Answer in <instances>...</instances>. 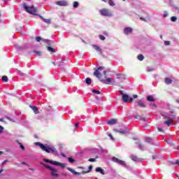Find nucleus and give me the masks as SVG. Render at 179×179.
<instances>
[{
  "instance_id": "21",
  "label": "nucleus",
  "mask_w": 179,
  "mask_h": 179,
  "mask_svg": "<svg viewBox=\"0 0 179 179\" xmlns=\"http://www.w3.org/2000/svg\"><path fill=\"white\" fill-rule=\"evenodd\" d=\"M59 66H60L61 69H62V71H64V69H65V68L64 66H65V64L64 63V60H61L59 64H58Z\"/></svg>"
},
{
  "instance_id": "36",
  "label": "nucleus",
  "mask_w": 179,
  "mask_h": 179,
  "mask_svg": "<svg viewBox=\"0 0 179 179\" xmlns=\"http://www.w3.org/2000/svg\"><path fill=\"white\" fill-rule=\"evenodd\" d=\"M171 22H176L177 20V17L173 16L171 17Z\"/></svg>"
},
{
  "instance_id": "28",
  "label": "nucleus",
  "mask_w": 179,
  "mask_h": 179,
  "mask_svg": "<svg viewBox=\"0 0 179 179\" xmlns=\"http://www.w3.org/2000/svg\"><path fill=\"white\" fill-rule=\"evenodd\" d=\"M34 52H35V54H36V55H38V57L43 55V52L38 50H34Z\"/></svg>"
},
{
  "instance_id": "13",
  "label": "nucleus",
  "mask_w": 179,
  "mask_h": 179,
  "mask_svg": "<svg viewBox=\"0 0 179 179\" xmlns=\"http://www.w3.org/2000/svg\"><path fill=\"white\" fill-rule=\"evenodd\" d=\"M92 48H94V50H95V51H96V52L100 54V55H101V54H103V51L101 50V48L99 47V45H92Z\"/></svg>"
},
{
  "instance_id": "53",
  "label": "nucleus",
  "mask_w": 179,
  "mask_h": 179,
  "mask_svg": "<svg viewBox=\"0 0 179 179\" xmlns=\"http://www.w3.org/2000/svg\"><path fill=\"white\" fill-rule=\"evenodd\" d=\"M120 94H121V96H124V94H124V92L120 91Z\"/></svg>"
},
{
  "instance_id": "59",
  "label": "nucleus",
  "mask_w": 179,
  "mask_h": 179,
  "mask_svg": "<svg viewBox=\"0 0 179 179\" xmlns=\"http://www.w3.org/2000/svg\"><path fill=\"white\" fill-rule=\"evenodd\" d=\"M89 169H90V170H92V169H93V166H89Z\"/></svg>"
},
{
  "instance_id": "11",
  "label": "nucleus",
  "mask_w": 179,
  "mask_h": 179,
  "mask_svg": "<svg viewBox=\"0 0 179 179\" xmlns=\"http://www.w3.org/2000/svg\"><path fill=\"white\" fill-rule=\"evenodd\" d=\"M55 5L57 6H68V1L66 0L57 1L55 2Z\"/></svg>"
},
{
  "instance_id": "37",
  "label": "nucleus",
  "mask_w": 179,
  "mask_h": 179,
  "mask_svg": "<svg viewBox=\"0 0 179 179\" xmlns=\"http://www.w3.org/2000/svg\"><path fill=\"white\" fill-rule=\"evenodd\" d=\"M170 44H171V42H170V41H164V45H170Z\"/></svg>"
},
{
  "instance_id": "61",
  "label": "nucleus",
  "mask_w": 179,
  "mask_h": 179,
  "mask_svg": "<svg viewBox=\"0 0 179 179\" xmlns=\"http://www.w3.org/2000/svg\"><path fill=\"white\" fill-rule=\"evenodd\" d=\"M86 173H87V172H86V171H83V174H86Z\"/></svg>"
},
{
  "instance_id": "42",
  "label": "nucleus",
  "mask_w": 179,
  "mask_h": 179,
  "mask_svg": "<svg viewBox=\"0 0 179 179\" xmlns=\"http://www.w3.org/2000/svg\"><path fill=\"white\" fill-rule=\"evenodd\" d=\"M15 47L16 50H22V47H20L19 45H15Z\"/></svg>"
},
{
  "instance_id": "51",
  "label": "nucleus",
  "mask_w": 179,
  "mask_h": 179,
  "mask_svg": "<svg viewBox=\"0 0 179 179\" xmlns=\"http://www.w3.org/2000/svg\"><path fill=\"white\" fill-rule=\"evenodd\" d=\"M174 164H177L178 166H179V160H176Z\"/></svg>"
},
{
  "instance_id": "64",
  "label": "nucleus",
  "mask_w": 179,
  "mask_h": 179,
  "mask_svg": "<svg viewBox=\"0 0 179 179\" xmlns=\"http://www.w3.org/2000/svg\"><path fill=\"white\" fill-rule=\"evenodd\" d=\"M54 65H55V62H53Z\"/></svg>"
},
{
  "instance_id": "54",
  "label": "nucleus",
  "mask_w": 179,
  "mask_h": 179,
  "mask_svg": "<svg viewBox=\"0 0 179 179\" xmlns=\"http://www.w3.org/2000/svg\"><path fill=\"white\" fill-rule=\"evenodd\" d=\"M150 106H152V107H156V105L155 103H151Z\"/></svg>"
},
{
  "instance_id": "6",
  "label": "nucleus",
  "mask_w": 179,
  "mask_h": 179,
  "mask_svg": "<svg viewBox=\"0 0 179 179\" xmlns=\"http://www.w3.org/2000/svg\"><path fill=\"white\" fill-rule=\"evenodd\" d=\"M43 162H45V163H49L50 164H52L53 166H57L58 167H61L62 169H65L66 167V164L61 163L57 161H52L48 159H44Z\"/></svg>"
},
{
  "instance_id": "14",
  "label": "nucleus",
  "mask_w": 179,
  "mask_h": 179,
  "mask_svg": "<svg viewBox=\"0 0 179 179\" xmlns=\"http://www.w3.org/2000/svg\"><path fill=\"white\" fill-rule=\"evenodd\" d=\"M165 118L166 120H169V121L171 122L177 121V117H176V115H166Z\"/></svg>"
},
{
  "instance_id": "8",
  "label": "nucleus",
  "mask_w": 179,
  "mask_h": 179,
  "mask_svg": "<svg viewBox=\"0 0 179 179\" xmlns=\"http://www.w3.org/2000/svg\"><path fill=\"white\" fill-rule=\"evenodd\" d=\"M112 162H114V163H117V164H120V166H122L123 167L127 166V164L124 161H122L117 157H113Z\"/></svg>"
},
{
  "instance_id": "33",
  "label": "nucleus",
  "mask_w": 179,
  "mask_h": 179,
  "mask_svg": "<svg viewBox=\"0 0 179 179\" xmlns=\"http://www.w3.org/2000/svg\"><path fill=\"white\" fill-rule=\"evenodd\" d=\"M3 82H8V76H4L2 77Z\"/></svg>"
},
{
  "instance_id": "58",
  "label": "nucleus",
  "mask_w": 179,
  "mask_h": 179,
  "mask_svg": "<svg viewBox=\"0 0 179 179\" xmlns=\"http://www.w3.org/2000/svg\"><path fill=\"white\" fill-rule=\"evenodd\" d=\"M15 142H16L18 145H19V143H22L19 142V140L15 141Z\"/></svg>"
},
{
  "instance_id": "2",
  "label": "nucleus",
  "mask_w": 179,
  "mask_h": 179,
  "mask_svg": "<svg viewBox=\"0 0 179 179\" xmlns=\"http://www.w3.org/2000/svg\"><path fill=\"white\" fill-rule=\"evenodd\" d=\"M41 164L43 165V167H45V169L49 170L50 174L53 178H57V177H59V174H58L57 169H56L54 166H51L48 165V164H45L43 162H41Z\"/></svg>"
},
{
  "instance_id": "34",
  "label": "nucleus",
  "mask_w": 179,
  "mask_h": 179,
  "mask_svg": "<svg viewBox=\"0 0 179 179\" xmlns=\"http://www.w3.org/2000/svg\"><path fill=\"white\" fill-rule=\"evenodd\" d=\"M100 40H101L102 41H104V40H106V36H103V35H99V36Z\"/></svg>"
},
{
  "instance_id": "15",
  "label": "nucleus",
  "mask_w": 179,
  "mask_h": 179,
  "mask_svg": "<svg viewBox=\"0 0 179 179\" xmlns=\"http://www.w3.org/2000/svg\"><path fill=\"white\" fill-rule=\"evenodd\" d=\"M136 103H137L138 106H139V107H142L143 108H146V105H145V103H143V101H142V100H138V101H136Z\"/></svg>"
},
{
  "instance_id": "25",
  "label": "nucleus",
  "mask_w": 179,
  "mask_h": 179,
  "mask_svg": "<svg viewBox=\"0 0 179 179\" xmlns=\"http://www.w3.org/2000/svg\"><path fill=\"white\" fill-rule=\"evenodd\" d=\"M131 159L133 162H138L139 160V159L135 155H131Z\"/></svg>"
},
{
  "instance_id": "49",
  "label": "nucleus",
  "mask_w": 179,
  "mask_h": 179,
  "mask_svg": "<svg viewBox=\"0 0 179 179\" xmlns=\"http://www.w3.org/2000/svg\"><path fill=\"white\" fill-rule=\"evenodd\" d=\"M139 149H141V150H143V146L142 145V144H139Z\"/></svg>"
},
{
  "instance_id": "62",
  "label": "nucleus",
  "mask_w": 179,
  "mask_h": 179,
  "mask_svg": "<svg viewBox=\"0 0 179 179\" xmlns=\"http://www.w3.org/2000/svg\"><path fill=\"white\" fill-rule=\"evenodd\" d=\"M22 164H26V162H22Z\"/></svg>"
},
{
  "instance_id": "43",
  "label": "nucleus",
  "mask_w": 179,
  "mask_h": 179,
  "mask_svg": "<svg viewBox=\"0 0 179 179\" xmlns=\"http://www.w3.org/2000/svg\"><path fill=\"white\" fill-rule=\"evenodd\" d=\"M20 145V148L22 149V150H24L25 148L24 147V145L22 143H19Z\"/></svg>"
},
{
  "instance_id": "46",
  "label": "nucleus",
  "mask_w": 179,
  "mask_h": 179,
  "mask_svg": "<svg viewBox=\"0 0 179 179\" xmlns=\"http://www.w3.org/2000/svg\"><path fill=\"white\" fill-rule=\"evenodd\" d=\"M145 141H146V142L150 143V142H152V138L148 137V138H146Z\"/></svg>"
},
{
  "instance_id": "17",
  "label": "nucleus",
  "mask_w": 179,
  "mask_h": 179,
  "mask_svg": "<svg viewBox=\"0 0 179 179\" xmlns=\"http://www.w3.org/2000/svg\"><path fill=\"white\" fill-rule=\"evenodd\" d=\"M96 173H101V174H102L103 176H104V174H106V171H104V169H103L100 167H97L96 169Z\"/></svg>"
},
{
  "instance_id": "1",
  "label": "nucleus",
  "mask_w": 179,
  "mask_h": 179,
  "mask_svg": "<svg viewBox=\"0 0 179 179\" xmlns=\"http://www.w3.org/2000/svg\"><path fill=\"white\" fill-rule=\"evenodd\" d=\"M34 145H36V146H39L41 150H43V152H46V153H52L53 155H57L58 152L57 150V148H55V147H54V145H48V144L44 145L40 142H36Z\"/></svg>"
},
{
  "instance_id": "57",
  "label": "nucleus",
  "mask_w": 179,
  "mask_h": 179,
  "mask_svg": "<svg viewBox=\"0 0 179 179\" xmlns=\"http://www.w3.org/2000/svg\"><path fill=\"white\" fill-rule=\"evenodd\" d=\"M75 127H76V128H77V127H79V123H76Z\"/></svg>"
},
{
  "instance_id": "30",
  "label": "nucleus",
  "mask_w": 179,
  "mask_h": 179,
  "mask_svg": "<svg viewBox=\"0 0 179 179\" xmlns=\"http://www.w3.org/2000/svg\"><path fill=\"white\" fill-rule=\"evenodd\" d=\"M73 8H78V6H79V2H78V1H74V2H73Z\"/></svg>"
},
{
  "instance_id": "10",
  "label": "nucleus",
  "mask_w": 179,
  "mask_h": 179,
  "mask_svg": "<svg viewBox=\"0 0 179 179\" xmlns=\"http://www.w3.org/2000/svg\"><path fill=\"white\" fill-rule=\"evenodd\" d=\"M132 31H134V29L132 27H125L123 29V33L125 34V36H129V34H132Z\"/></svg>"
},
{
  "instance_id": "35",
  "label": "nucleus",
  "mask_w": 179,
  "mask_h": 179,
  "mask_svg": "<svg viewBox=\"0 0 179 179\" xmlns=\"http://www.w3.org/2000/svg\"><path fill=\"white\" fill-rule=\"evenodd\" d=\"M43 22L48 23V24H50V23H51V20L50 19H43Z\"/></svg>"
},
{
  "instance_id": "31",
  "label": "nucleus",
  "mask_w": 179,
  "mask_h": 179,
  "mask_svg": "<svg viewBox=\"0 0 179 179\" xmlns=\"http://www.w3.org/2000/svg\"><path fill=\"white\" fill-rule=\"evenodd\" d=\"M144 58H145V57H144L143 55H140L138 56V59L139 61H143Z\"/></svg>"
},
{
  "instance_id": "40",
  "label": "nucleus",
  "mask_w": 179,
  "mask_h": 179,
  "mask_svg": "<svg viewBox=\"0 0 179 179\" xmlns=\"http://www.w3.org/2000/svg\"><path fill=\"white\" fill-rule=\"evenodd\" d=\"M69 162L70 163H74V162H75V159H72L71 157H69Z\"/></svg>"
},
{
  "instance_id": "3",
  "label": "nucleus",
  "mask_w": 179,
  "mask_h": 179,
  "mask_svg": "<svg viewBox=\"0 0 179 179\" xmlns=\"http://www.w3.org/2000/svg\"><path fill=\"white\" fill-rule=\"evenodd\" d=\"M23 8L24 10L27 12V13L37 15V13L38 12V8L37 7H34V6H28L27 3H24L23 4Z\"/></svg>"
},
{
  "instance_id": "9",
  "label": "nucleus",
  "mask_w": 179,
  "mask_h": 179,
  "mask_svg": "<svg viewBox=\"0 0 179 179\" xmlns=\"http://www.w3.org/2000/svg\"><path fill=\"white\" fill-rule=\"evenodd\" d=\"M122 101L124 103H132V101H134V99L131 96H129V95L125 94L122 96Z\"/></svg>"
},
{
  "instance_id": "23",
  "label": "nucleus",
  "mask_w": 179,
  "mask_h": 179,
  "mask_svg": "<svg viewBox=\"0 0 179 179\" xmlns=\"http://www.w3.org/2000/svg\"><path fill=\"white\" fill-rule=\"evenodd\" d=\"M172 83H173V80H171V78H165L166 85H171Z\"/></svg>"
},
{
  "instance_id": "4",
  "label": "nucleus",
  "mask_w": 179,
  "mask_h": 179,
  "mask_svg": "<svg viewBox=\"0 0 179 179\" xmlns=\"http://www.w3.org/2000/svg\"><path fill=\"white\" fill-rule=\"evenodd\" d=\"M106 73L107 72L104 70V67L101 66L94 72V76L98 78L99 80H101V79H103V76L105 77Z\"/></svg>"
},
{
  "instance_id": "20",
  "label": "nucleus",
  "mask_w": 179,
  "mask_h": 179,
  "mask_svg": "<svg viewBox=\"0 0 179 179\" xmlns=\"http://www.w3.org/2000/svg\"><path fill=\"white\" fill-rule=\"evenodd\" d=\"M29 107L31 108V110H33L35 114H38V108L37 106H29Z\"/></svg>"
},
{
  "instance_id": "52",
  "label": "nucleus",
  "mask_w": 179,
  "mask_h": 179,
  "mask_svg": "<svg viewBox=\"0 0 179 179\" xmlns=\"http://www.w3.org/2000/svg\"><path fill=\"white\" fill-rule=\"evenodd\" d=\"M133 98H134V99H138V96H137L136 94H134V95H133Z\"/></svg>"
},
{
  "instance_id": "27",
  "label": "nucleus",
  "mask_w": 179,
  "mask_h": 179,
  "mask_svg": "<svg viewBox=\"0 0 179 179\" xmlns=\"http://www.w3.org/2000/svg\"><path fill=\"white\" fill-rule=\"evenodd\" d=\"M85 82L87 85H92V79L90 78H87Z\"/></svg>"
},
{
  "instance_id": "7",
  "label": "nucleus",
  "mask_w": 179,
  "mask_h": 179,
  "mask_svg": "<svg viewBox=\"0 0 179 179\" xmlns=\"http://www.w3.org/2000/svg\"><path fill=\"white\" fill-rule=\"evenodd\" d=\"M101 82L103 83H106V85H111V83H115V81L112 78H108L107 76L104 77V78L101 79Z\"/></svg>"
},
{
  "instance_id": "24",
  "label": "nucleus",
  "mask_w": 179,
  "mask_h": 179,
  "mask_svg": "<svg viewBox=\"0 0 179 179\" xmlns=\"http://www.w3.org/2000/svg\"><path fill=\"white\" fill-rule=\"evenodd\" d=\"M135 118H136V120H141V121H143V122H146V118L142 117H141V115H136Z\"/></svg>"
},
{
  "instance_id": "56",
  "label": "nucleus",
  "mask_w": 179,
  "mask_h": 179,
  "mask_svg": "<svg viewBox=\"0 0 179 179\" xmlns=\"http://www.w3.org/2000/svg\"><path fill=\"white\" fill-rule=\"evenodd\" d=\"M140 19H141V20H143V22H146V20H145V18L141 17Z\"/></svg>"
},
{
  "instance_id": "55",
  "label": "nucleus",
  "mask_w": 179,
  "mask_h": 179,
  "mask_svg": "<svg viewBox=\"0 0 179 179\" xmlns=\"http://www.w3.org/2000/svg\"><path fill=\"white\" fill-rule=\"evenodd\" d=\"M158 131H159V132H162V131H163V129H160V128H158Z\"/></svg>"
},
{
  "instance_id": "63",
  "label": "nucleus",
  "mask_w": 179,
  "mask_h": 179,
  "mask_svg": "<svg viewBox=\"0 0 179 179\" xmlns=\"http://www.w3.org/2000/svg\"><path fill=\"white\" fill-rule=\"evenodd\" d=\"M2 1H3L5 2V3H6V0H2Z\"/></svg>"
},
{
  "instance_id": "50",
  "label": "nucleus",
  "mask_w": 179,
  "mask_h": 179,
  "mask_svg": "<svg viewBox=\"0 0 179 179\" xmlns=\"http://www.w3.org/2000/svg\"><path fill=\"white\" fill-rule=\"evenodd\" d=\"M8 163V160H5V161H3V162H2V165L3 166V165H5L6 164H7Z\"/></svg>"
},
{
  "instance_id": "47",
  "label": "nucleus",
  "mask_w": 179,
  "mask_h": 179,
  "mask_svg": "<svg viewBox=\"0 0 179 179\" xmlns=\"http://www.w3.org/2000/svg\"><path fill=\"white\" fill-rule=\"evenodd\" d=\"M108 136L110 138L112 141H114V137H113V135H111V134H108Z\"/></svg>"
},
{
  "instance_id": "44",
  "label": "nucleus",
  "mask_w": 179,
  "mask_h": 179,
  "mask_svg": "<svg viewBox=\"0 0 179 179\" xmlns=\"http://www.w3.org/2000/svg\"><path fill=\"white\" fill-rule=\"evenodd\" d=\"M167 16H169V13H167V11H164V17H167Z\"/></svg>"
},
{
  "instance_id": "29",
  "label": "nucleus",
  "mask_w": 179,
  "mask_h": 179,
  "mask_svg": "<svg viewBox=\"0 0 179 179\" xmlns=\"http://www.w3.org/2000/svg\"><path fill=\"white\" fill-rule=\"evenodd\" d=\"M48 51H49L50 52H55V50H54V48L50 46L48 47Z\"/></svg>"
},
{
  "instance_id": "39",
  "label": "nucleus",
  "mask_w": 179,
  "mask_h": 179,
  "mask_svg": "<svg viewBox=\"0 0 179 179\" xmlns=\"http://www.w3.org/2000/svg\"><path fill=\"white\" fill-rule=\"evenodd\" d=\"M92 93H95L96 94H100V91H97L96 90H92Z\"/></svg>"
},
{
  "instance_id": "19",
  "label": "nucleus",
  "mask_w": 179,
  "mask_h": 179,
  "mask_svg": "<svg viewBox=\"0 0 179 179\" xmlns=\"http://www.w3.org/2000/svg\"><path fill=\"white\" fill-rule=\"evenodd\" d=\"M147 100L148 101H151V103H153L156 101V99H155V96L150 95L147 96Z\"/></svg>"
},
{
  "instance_id": "60",
  "label": "nucleus",
  "mask_w": 179,
  "mask_h": 179,
  "mask_svg": "<svg viewBox=\"0 0 179 179\" xmlns=\"http://www.w3.org/2000/svg\"><path fill=\"white\" fill-rule=\"evenodd\" d=\"M0 155H3V152L0 151Z\"/></svg>"
},
{
  "instance_id": "32",
  "label": "nucleus",
  "mask_w": 179,
  "mask_h": 179,
  "mask_svg": "<svg viewBox=\"0 0 179 179\" xmlns=\"http://www.w3.org/2000/svg\"><path fill=\"white\" fill-rule=\"evenodd\" d=\"M108 3L110 6H115V3H114V1H113V0H109Z\"/></svg>"
},
{
  "instance_id": "22",
  "label": "nucleus",
  "mask_w": 179,
  "mask_h": 179,
  "mask_svg": "<svg viewBox=\"0 0 179 179\" xmlns=\"http://www.w3.org/2000/svg\"><path fill=\"white\" fill-rule=\"evenodd\" d=\"M117 79H122V80H125V75L123 74H117Z\"/></svg>"
},
{
  "instance_id": "26",
  "label": "nucleus",
  "mask_w": 179,
  "mask_h": 179,
  "mask_svg": "<svg viewBox=\"0 0 179 179\" xmlns=\"http://www.w3.org/2000/svg\"><path fill=\"white\" fill-rule=\"evenodd\" d=\"M167 120L164 122V124H166L168 127H170L171 125V120L166 119Z\"/></svg>"
},
{
  "instance_id": "38",
  "label": "nucleus",
  "mask_w": 179,
  "mask_h": 179,
  "mask_svg": "<svg viewBox=\"0 0 179 179\" xmlns=\"http://www.w3.org/2000/svg\"><path fill=\"white\" fill-rule=\"evenodd\" d=\"M147 71H148V72H152V71H155V69L152 68V67H148L147 69Z\"/></svg>"
},
{
  "instance_id": "5",
  "label": "nucleus",
  "mask_w": 179,
  "mask_h": 179,
  "mask_svg": "<svg viewBox=\"0 0 179 179\" xmlns=\"http://www.w3.org/2000/svg\"><path fill=\"white\" fill-rule=\"evenodd\" d=\"M101 16H104L105 17H113L114 16V13L113 11L108 8H102L99 10Z\"/></svg>"
},
{
  "instance_id": "45",
  "label": "nucleus",
  "mask_w": 179,
  "mask_h": 179,
  "mask_svg": "<svg viewBox=\"0 0 179 179\" xmlns=\"http://www.w3.org/2000/svg\"><path fill=\"white\" fill-rule=\"evenodd\" d=\"M3 129H4L3 127L0 125V134H2L3 132Z\"/></svg>"
},
{
  "instance_id": "16",
  "label": "nucleus",
  "mask_w": 179,
  "mask_h": 179,
  "mask_svg": "<svg viewBox=\"0 0 179 179\" xmlns=\"http://www.w3.org/2000/svg\"><path fill=\"white\" fill-rule=\"evenodd\" d=\"M117 119H111L108 121V125H114L117 123Z\"/></svg>"
},
{
  "instance_id": "48",
  "label": "nucleus",
  "mask_w": 179,
  "mask_h": 179,
  "mask_svg": "<svg viewBox=\"0 0 179 179\" xmlns=\"http://www.w3.org/2000/svg\"><path fill=\"white\" fill-rule=\"evenodd\" d=\"M90 162H96V158H90L88 159Z\"/></svg>"
},
{
  "instance_id": "41",
  "label": "nucleus",
  "mask_w": 179,
  "mask_h": 179,
  "mask_svg": "<svg viewBox=\"0 0 179 179\" xmlns=\"http://www.w3.org/2000/svg\"><path fill=\"white\" fill-rule=\"evenodd\" d=\"M36 41H38V43H39V41H41V37H40V36H36Z\"/></svg>"
},
{
  "instance_id": "12",
  "label": "nucleus",
  "mask_w": 179,
  "mask_h": 179,
  "mask_svg": "<svg viewBox=\"0 0 179 179\" xmlns=\"http://www.w3.org/2000/svg\"><path fill=\"white\" fill-rule=\"evenodd\" d=\"M113 131L115 132H118L119 134H122L124 135L127 134V132H128V129H127V127L120 129H114Z\"/></svg>"
},
{
  "instance_id": "18",
  "label": "nucleus",
  "mask_w": 179,
  "mask_h": 179,
  "mask_svg": "<svg viewBox=\"0 0 179 179\" xmlns=\"http://www.w3.org/2000/svg\"><path fill=\"white\" fill-rule=\"evenodd\" d=\"M67 170H69V171H71V173H73L74 176H80V173L76 172L72 168H67Z\"/></svg>"
}]
</instances>
